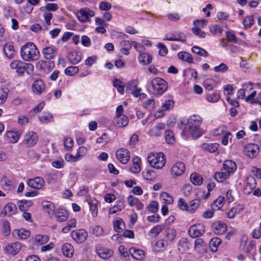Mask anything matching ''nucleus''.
Listing matches in <instances>:
<instances>
[{"mask_svg":"<svg viewBox=\"0 0 261 261\" xmlns=\"http://www.w3.org/2000/svg\"><path fill=\"white\" fill-rule=\"evenodd\" d=\"M129 253L134 258L137 260H140L143 258L144 256V253L143 250L134 247L129 249Z\"/></svg>","mask_w":261,"mask_h":261,"instance_id":"5701e85b","label":"nucleus"},{"mask_svg":"<svg viewBox=\"0 0 261 261\" xmlns=\"http://www.w3.org/2000/svg\"><path fill=\"white\" fill-rule=\"evenodd\" d=\"M166 232V237L169 240L171 241L175 239L176 234L175 230L173 229H168Z\"/></svg>","mask_w":261,"mask_h":261,"instance_id":"052dcab7","label":"nucleus"},{"mask_svg":"<svg viewBox=\"0 0 261 261\" xmlns=\"http://www.w3.org/2000/svg\"><path fill=\"white\" fill-rule=\"evenodd\" d=\"M200 201L199 199H194L190 202L189 205V211L192 212L196 209L200 205Z\"/></svg>","mask_w":261,"mask_h":261,"instance_id":"8fccbe9b","label":"nucleus"},{"mask_svg":"<svg viewBox=\"0 0 261 261\" xmlns=\"http://www.w3.org/2000/svg\"><path fill=\"white\" fill-rule=\"evenodd\" d=\"M95 12L88 8H85L80 10L77 12V17L82 22L87 21L89 18L94 16Z\"/></svg>","mask_w":261,"mask_h":261,"instance_id":"9b49d317","label":"nucleus"},{"mask_svg":"<svg viewBox=\"0 0 261 261\" xmlns=\"http://www.w3.org/2000/svg\"><path fill=\"white\" fill-rule=\"evenodd\" d=\"M20 249V244L18 242L8 244L5 248V252L7 254L12 255H16Z\"/></svg>","mask_w":261,"mask_h":261,"instance_id":"2eb2a0df","label":"nucleus"},{"mask_svg":"<svg viewBox=\"0 0 261 261\" xmlns=\"http://www.w3.org/2000/svg\"><path fill=\"white\" fill-rule=\"evenodd\" d=\"M139 62L143 65H148L152 61V57L149 54L144 53L141 54L138 57Z\"/></svg>","mask_w":261,"mask_h":261,"instance_id":"a878e982","label":"nucleus"},{"mask_svg":"<svg viewBox=\"0 0 261 261\" xmlns=\"http://www.w3.org/2000/svg\"><path fill=\"white\" fill-rule=\"evenodd\" d=\"M27 185L35 189H41L44 184V180L41 177H36L34 179H28L27 180Z\"/></svg>","mask_w":261,"mask_h":261,"instance_id":"4468645a","label":"nucleus"},{"mask_svg":"<svg viewBox=\"0 0 261 261\" xmlns=\"http://www.w3.org/2000/svg\"><path fill=\"white\" fill-rule=\"evenodd\" d=\"M113 226L115 231L118 232H120L123 230L124 226V223L122 219H116L114 221Z\"/></svg>","mask_w":261,"mask_h":261,"instance_id":"ea45409f","label":"nucleus"},{"mask_svg":"<svg viewBox=\"0 0 261 261\" xmlns=\"http://www.w3.org/2000/svg\"><path fill=\"white\" fill-rule=\"evenodd\" d=\"M190 179L193 184L197 186L201 185L203 180V177L196 173L191 174L190 176Z\"/></svg>","mask_w":261,"mask_h":261,"instance_id":"72a5a7b5","label":"nucleus"},{"mask_svg":"<svg viewBox=\"0 0 261 261\" xmlns=\"http://www.w3.org/2000/svg\"><path fill=\"white\" fill-rule=\"evenodd\" d=\"M64 146L67 150H70L73 146V139L70 137H66L64 138Z\"/></svg>","mask_w":261,"mask_h":261,"instance_id":"13d9d810","label":"nucleus"},{"mask_svg":"<svg viewBox=\"0 0 261 261\" xmlns=\"http://www.w3.org/2000/svg\"><path fill=\"white\" fill-rule=\"evenodd\" d=\"M220 97V95L216 92L207 95L206 99L209 102H215L217 101Z\"/></svg>","mask_w":261,"mask_h":261,"instance_id":"6e6d98bb","label":"nucleus"},{"mask_svg":"<svg viewBox=\"0 0 261 261\" xmlns=\"http://www.w3.org/2000/svg\"><path fill=\"white\" fill-rule=\"evenodd\" d=\"M10 66L11 69L16 70V72L20 74H23L28 69H30L31 70L34 69L32 64L24 63L18 60L12 62Z\"/></svg>","mask_w":261,"mask_h":261,"instance_id":"39448f33","label":"nucleus"},{"mask_svg":"<svg viewBox=\"0 0 261 261\" xmlns=\"http://www.w3.org/2000/svg\"><path fill=\"white\" fill-rule=\"evenodd\" d=\"M205 231V227L203 224H196L191 226L189 229V235L192 238H198L202 236Z\"/></svg>","mask_w":261,"mask_h":261,"instance_id":"6e6552de","label":"nucleus"},{"mask_svg":"<svg viewBox=\"0 0 261 261\" xmlns=\"http://www.w3.org/2000/svg\"><path fill=\"white\" fill-rule=\"evenodd\" d=\"M76 224V220L75 219H72L69 220L67 223L66 226L62 229V231L64 233H67L71 228L75 227Z\"/></svg>","mask_w":261,"mask_h":261,"instance_id":"79ce46f5","label":"nucleus"},{"mask_svg":"<svg viewBox=\"0 0 261 261\" xmlns=\"http://www.w3.org/2000/svg\"><path fill=\"white\" fill-rule=\"evenodd\" d=\"M20 134L18 132H14L8 131L7 132L6 136L9 138L13 143H16L18 140Z\"/></svg>","mask_w":261,"mask_h":261,"instance_id":"a19ab883","label":"nucleus"},{"mask_svg":"<svg viewBox=\"0 0 261 261\" xmlns=\"http://www.w3.org/2000/svg\"><path fill=\"white\" fill-rule=\"evenodd\" d=\"M218 144L217 143H204L202 145L203 149L211 153L215 152L218 148Z\"/></svg>","mask_w":261,"mask_h":261,"instance_id":"4c0bfd02","label":"nucleus"},{"mask_svg":"<svg viewBox=\"0 0 261 261\" xmlns=\"http://www.w3.org/2000/svg\"><path fill=\"white\" fill-rule=\"evenodd\" d=\"M128 123V119L125 115L116 116L113 120V124L118 127H123L126 126Z\"/></svg>","mask_w":261,"mask_h":261,"instance_id":"a211bd4d","label":"nucleus"},{"mask_svg":"<svg viewBox=\"0 0 261 261\" xmlns=\"http://www.w3.org/2000/svg\"><path fill=\"white\" fill-rule=\"evenodd\" d=\"M213 227L216 230L215 232L218 234H223L227 230L226 225L220 222L214 223Z\"/></svg>","mask_w":261,"mask_h":261,"instance_id":"393cba45","label":"nucleus"},{"mask_svg":"<svg viewBox=\"0 0 261 261\" xmlns=\"http://www.w3.org/2000/svg\"><path fill=\"white\" fill-rule=\"evenodd\" d=\"M30 231L21 229L19 230H15L13 232V235L17 234L21 239H25L30 236Z\"/></svg>","mask_w":261,"mask_h":261,"instance_id":"473e14b6","label":"nucleus"},{"mask_svg":"<svg viewBox=\"0 0 261 261\" xmlns=\"http://www.w3.org/2000/svg\"><path fill=\"white\" fill-rule=\"evenodd\" d=\"M224 198L220 196L216 199L212 204V208L213 210H218L220 209L224 204Z\"/></svg>","mask_w":261,"mask_h":261,"instance_id":"c756f323","label":"nucleus"},{"mask_svg":"<svg viewBox=\"0 0 261 261\" xmlns=\"http://www.w3.org/2000/svg\"><path fill=\"white\" fill-rule=\"evenodd\" d=\"M256 187V182L254 178L251 177L247 178L244 185L243 191L246 195L250 194Z\"/></svg>","mask_w":261,"mask_h":261,"instance_id":"dca6fc26","label":"nucleus"},{"mask_svg":"<svg viewBox=\"0 0 261 261\" xmlns=\"http://www.w3.org/2000/svg\"><path fill=\"white\" fill-rule=\"evenodd\" d=\"M201 123L202 118L199 116L192 115L188 120L187 126L185 127V131L188 132L194 139L199 138L202 135V132L199 128Z\"/></svg>","mask_w":261,"mask_h":261,"instance_id":"f257e3e1","label":"nucleus"},{"mask_svg":"<svg viewBox=\"0 0 261 261\" xmlns=\"http://www.w3.org/2000/svg\"><path fill=\"white\" fill-rule=\"evenodd\" d=\"M259 146L255 144H248L244 149L245 154L250 158H254L257 156L259 152Z\"/></svg>","mask_w":261,"mask_h":261,"instance_id":"9d476101","label":"nucleus"},{"mask_svg":"<svg viewBox=\"0 0 261 261\" xmlns=\"http://www.w3.org/2000/svg\"><path fill=\"white\" fill-rule=\"evenodd\" d=\"M11 232L10 226L9 222L5 220L3 223L2 233L5 236H8Z\"/></svg>","mask_w":261,"mask_h":261,"instance_id":"de8ad7c7","label":"nucleus"},{"mask_svg":"<svg viewBox=\"0 0 261 261\" xmlns=\"http://www.w3.org/2000/svg\"><path fill=\"white\" fill-rule=\"evenodd\" d=\"M42 205L43 210L45 211L49 215L53 214L54 212L55 206L51 202L44 201L42 202Z\"/></svg>","mask_w":261,"mask_h":261,"instance_id":"7c9ffc66","label":"nucleus"},{"mask_svg":"<svg viewBox=\"0 0 261 261\" xmlns=\"http://www.w3.org/2000/svg\"><path fill=\"white\" fill-rule=\"evenodd\" d=\"M157 46L159 48V55L163 57L165 56L168 53V49L166 46L162 43H159Z\"/></svg>","mask_w":261,"mask_h":261,"instance_id":"bf43d9fd","label":"nucleus"},{"mask_svg":"<svg viewBox=\"0 0 261 261\" xmlns=\"http://www.w3.org/2000/svg\"><path fill=\"white\" fill-rule=\"evenodd\" d=\"M41 53L45 59L50 60L56 56L58 49L56 47L53 45L46 46L42 48Z\"/></svg>","mask_w":261,"mask_h":261,"instance_id":"f8f14e48","label":"nucleus"},{"mask_svg":"<svg viewBox=\"0 0 261 261\" xmlns=\"http://www.w3.org/2000/svg\"><path fill=\"white\" fill-rule=\"evenodd\" d=\"M37 65L40 70L46 72L49 71L54 67V63L50 60L48 61L40 60L38 62Z\"/></svg>","mask_w":261,"mask_h":261,"instance_id":"aec40b11","label":"nucleus"},{"mask_svg":"<svg viewBox=\"0 0 261 261\" xmlns=\"http://www.w3.org/2000/svg\"><path fill=\"white\" fill-rule=\"evenodd\" d=\"M108 142L109 137L108 135L106 133L103 134L101 137L98 138L96 140V143L99 144H105Z\"/></svg>","mask_w":261,"mask_h":261,"instance_id":"69168bd1","label":"nucleus"},{"mask_svg":"<svg viewBox=\"0 0 261 261\" xmlns=\"http://www.w3.org/2000/svg\"><path fill=\"white\" fill-rule=\"evenodd\" d=\"M192 51L197 55L203 57H207V53L205 50L197 46H194L192 48Z\"/></svg>","mask_w":261,"mask_h":261,"instance_id":"49530a36","label":"nucleus"},{"mask_svg":"<svg viewBox=\"0 0 261 261\" xmlns=\"http://www.w3.org/2000/svg\"><path fill=\"white\" fill-rule=\"evenodd\" d=\"M178 57L179 59L184 61L187 62L189 63L193 62V58L192 55L186 51H180L178 54Z\"/></svg>","mask_w":261,"mask_h":261,"instance_id":"2f4dec72","label":"nucleus"},{"mask_svg":"<svg viewBox=\"0 0 261 261\" xmlns=\"http://www.w3.org/2000/svg\"><path fill=\"white\" fill-rule=\"evenodd\" d=\"M147 160L150 166L156 169L162 168L166 163L165 155L162 152L150 153Z\"/></svg>","mask_w":261,"mask_h":261,"instance_id":"7ed1b4c3","label":"nucleus"},{"mask_svg":"<svg viewBox=\"0 0 261 261\" xmlns=\"http://www.w3.org/2000/svg\"><path fill=\"white\" fill-rule=\"evenodd\" d=\"M79 71L77 66H70L65 69V73L68 75H73Z\"/></svg>","mask_w":261,"mask_h":261,"instance_id":"5fc2aeb1","label":"nucleus"},{"mask_svg":"<svg viewBox=\"0 0 261 261\" xmlns=\"http://www.w3.org/2000/svg\"><path fill=\"white\" fill-rule=\"evenodd\" d=\"M164 229L162 225H157L153 227L150 231V233L153 235L154 237H157Z\"/></svg>","mask_w":261,"mask_h":261,"instance_id":"603ef678","label":"nucleus"},{"mask_svg":"<svg viewBox=\"0 0 261 261\" xmlns=\"http://www.w3.org/2000/svg\"><path fill=\"white\" fill-rule=\"evenodd\" d=\"M48 237L46 235L38 234L35 238V242L39 245L45 244L48 242Z\"/></svg>","mask_w":261,"mask_h":261,"instance_id":"37998d69","label":"nucleus"},{"mask_svg":"<svg viewBox=\"0 0 261 261\" xmlns=\"http://www.w3.org/2000/svg\"><path fill=\"white\" fill-rule=\"evenodd\" d=\"M223 170L230 175L234 173L237 169V165L231 160H226L223 166Z\"/></svg>","mask_w":261,"mask_h":261,"instance_id":"6ab92c4d","label":"nucleus"},{"mask_svg":"<svg viewBox=\"0 0 261 261\" xmlns=\"http://www.w3.org/2000/svg\"><path fill=\"white\" fill-rule=\"evenodd\" d=\"M20 55L25 61H36L40 57V53L34 43L28 42L20 49Z\"/></svg>","mask_w":261,"mask_h":261,"instance_id":"f03ea898","label":"nucleus"},{"mask_svg":"<svg viewBox=\"0 0 261 261\" xmlns=\"http://www.w3.org/2000/svg\"><path fill=\"white\" fill-rule=\"evenodd\" d=\"M165 128V124L162 123H158L152 129L151 132L153 135L159 136L161 135L160 131L164 129Z\"/></svg>","mask_w":261,"mask_h":261,"instance_id":"c03bdc74","label":"nucleus"},{"mask_svg":"<svg viewBox=\"0 0 261 261\" xmlns=\"http://www.w3.org/2000/svg\"><path fill=\"white\" fill-rule=\"evenodd\" d=\"M17 211V207L16 205L12 203H8L5 207V211L1 213L2 216H5L8 215L9 216L15 214Z\"/></svg>","mask_w":261,"mask_h":261,"instance_id":"4be33fe9","label":"nucleus"},{"mask_svg":"<svg viewBox=\"0 0 261 261\" xmlns=\"http://www.w3.org/2000/svg\"><path fill=\"white\" fill-rule=\"evenodd\" d=\"M56 217L59 222H64L67 219L68 215L65 210L59 209L56 212Z\"/></svg>","mask_w":261,"mask_h":261,"instance_id":"bb28decb","label":"nucleus"},{"mask_svg":"<svg viewBox=\"0 0 261 261\" xmlns=\"http://www.w3.org/2000/svg\"><path fill=\"white\" fill-rule=\"evenodd\" d=\"M210 32L214 34H216L217 33H221L222 32V28L220 25L215 24L213 25L210 27Z\"/></svg>","mask_w":261,"mask_h":261,"instance_id":"e2e57ef3","label":"nucleus"},{"mask_svg":"<svg viewBox=\"0 0 261 261\" xmlns=\"http://www.w3.org/2000/svg\"><path fill=\"white\" fill-rule=\"evenodd\" d=\"M116 156L120 163L126 164L129 160L130 153L127 149L121 148L116 150Z\"/></svg>","mask_w":261,"mask_h":261,"instance_id":"1a4fd4ad","label":"nucleus"},{"mask_svg":"<svg viewBox=\"0 0 261 261\" xmlns=\"http://www.w3.org/2000/svg\"><path fill=\"white\" fill-rule=\"evenodd\" d=\"M99 7L101 11H108L111 9L112 5L108 2H101Z\"/></svg>","mask_w":261,"mask_h":261,"instance_id":"774afa93","label":"nucleus"},{"mask_svg":"<svg viewBox=\"0 0 261 261\" xmlns=\"http://www.w3.org/2000/svg\"><path fill=\"white\" fill-rule=\"evenodd\" d=\"M121 45L122 46V49L125 51L124 54L128 55V50L132 46V42L129 41H123L121 42Z\"/></svg>","mask_w":261,"mask_h":261,"instance_id":"4d7b16f0","label":"nucleus"},{"mask_svg":"<svg viewBox=\"0 0 261 261\" xmlns=\"http://www.w3.org/2000/svg\"><path fill=\"white\" fill-rule=\"evenodd\" d=\"M62 250L63 254L66 256L70 257L72 255L73 247L69 243L64 244L62 247Z\"/></svg>","mask_w":261,"mask_h":261,"instance_id":"c85d7f7f","label":"nucleus"},{"mask_svg":"<svg viewBox=\"0 0 261 261\" xmlns=\"http://www.w3.org/2000/svg\"><path fill=\"white\" fill-rule=\"evenodd\" d=\"M254 23L253 16H248L246 17L243 20V24L245 27L250 28Z\"/></svg>","mask_w":261,"mask_h":261,"instance_id":"680f3d73","label":"nucleus"},{"mask_svg":"<svg viewBox=\"0 0 261 261\" xmlns=\"http://www.w3.org/2000/svg\"><path fill=\"white\" fill-rule=\"evenodd\" d=\"M222 243L221 240L218 238H214L211 239L210 243V250L212 252H216L217 248Z\"/></svg>","mask_w":261,"mask_h":261,"instance_id":"f704fd0d","label":"nucleus"},{"mask_svg":"<svg viewBox=\"0 0 261 261\" xmlns=\"http://www.w3.org/2000/svg\"><path fill=\"white\" fill-rule=\"evenodd\" d=\"M185 170V166L182 162H177L171 168V174L175 176L182 175Z\"/></svg>","mask_w":261,"mask_h":261,"instance_id":"f3484780","label":"nucleus"},{"mask_svg":"<svg viewBox=\"0 0 261 261\" xmlns=\"http://www.w3.org/2000/svg\"><path fill=\"white\" fill-rule=\"evenodd\" d=\"M178 206L181 210H189V205L187 204L185 200L182 198L179 199L178 201Z\"/></svg>","mask_w":261,"mask_h":261,"instance_id":"0e129e2a","label":"nucleus"},{"mask_svg":"<svg viewBox=\"0 0 261 261\" xmlns=\"http://www.w3.org/2000/svg\"><path fill=\"white\" fill-rule=\"evenodd\" d=\"M38 140V137L37 134L34 132H30L25 134L23 143L27 147H31L36 145Z\"/></svg>","mask_w":261,"mask_h":261,"instance_id":"0eeeda50","label":"nucleus"},{"mask_svg":"<svg viewBox=\"0 0 261 261\" xmlns=\"http://www.w3.org/2000/svg\"><path fill=\"white\" fill-rule=\"evenodd\" d=\"M89 205L93 217H96L97 215V201H90L89 202Z\"/></svg>","mask_w":261,"mask_h":261,"instance_id":"09e8293b","label":"nucleus"},{"mask_svg":"<svg viewBox=\"0 0 261 261\" xmlns=\"http://www.w3.org/2000/svg\"><path fill=\"white\" fill-rule=\"evenodd\" d=\"M87 237L88 233L84 229H76L71 232V237L77 243H83Z\"/></svg>","mask_w":261,"mask_h":261,"instance_id":"423d86ee","label":"nucleus"},{"mask_svg":"<svg viewBox=\"0 0 261 261\" xmlns=\"http://www.w3.org/2000/svg\"><path fill=\"white\" fill-rule=\"evenodd\" d=\"M5 55L9 58H11L14 54V49L12 45L6 44L3 48Z\"/></svg>","mask_w":261,"mask_h":261,"instance_id":"e433bc0d","label":"nucleus"},{"mask_svg":"<svg viewBox=\"0 0 261 261\" xmlns=\"http://www.w3.org/2000/svg\"><path fill=\"white\" fill-rule=\"evenodd\" d=\"M165 139L167 143L173 144L174 142V134L170 130H166L165 132Z\"/></svg>","mask_w":261,"mask_h":261,"instance_id":"3c124183","label":"nucleus"},{"mask_svg":"<svg viewBox=\"0 0 261 261\" xmlns=\"http://www.w3.org/2000/svg\"><path fill=\"white\" fill-rule=\"evenodd\" d=\"M68 58L72 64H76L81 60V56L77 51H72L68 56Z\"/></svg>","mask_w":261,"mask_h":261,"instance_id":"cd10ccee","label":"nucleus"},{"mask_svg":"<svg viewBox=\"0 0 261 261\" xmlns=\"http://www.w3.org/2000/svg\"><path fill=\"white\" fill-rule=\"evenodd\" d=\"M229 176V174L226 172L216 173L214 175V178L219 182H222Z\"/></svg>","mask_w":261,"mask_h":261,"instance_id":"a18cd8bd","label":"nucleus"},{"mask_svg":"<svg viewBox=\"0 0 261 261\" xmlns=\"http://www.w3.org/2000/svg\"><path fill=\"white\" fill-rule=\"evenodd\" d=\"M143 176L146 180H153L156 175L153 170H148L143 172Z\"/></svg>","mask_w":261,"mask_h":261,"instance_id":"58836bf2","label":"nucleus"},{"mask_svg":"<svg viewBox=\"0 0 261 261\" xmlns=\"http://www.w3.org/2000/svg\"><path fill=\"white\" fill-rule=\"evenodd\" d=\"M178 249L181 253H184L189 250V243L186 239H182L179 241Z\"/></svg>","mask_w":261,"mask_h":261,"instance_id":"c9c22d12","label":"nucleus"},{"mask_svg":"<svg viewBox=\"0 0 261 261\" xmlns=\"http://www.w3.org/2000/svg\"><path fill=\"white\" fill-rule=\"evenodd\" d=\"M133 165L130 167V171L134 173H138L141 170L140 164L141 159L138 156H135L133 160Z\"/></svg>","mask_w":261,"mask_h":261,"instance_id":"b1692460","label":"nucleus"},{"mask_svg":"<svg viewBox=\"0 0 261 261\" xmlns=\"http://www.w3.org/2000/svg\"><path fill=\"white\" fill-rule=\"evenodd\" d=\"M45 89V85L41 80H36L32 85L34 92L40 94Z\"/></svg>","mask_w":261,"mask_h":261,"instance_id":"412c9836","label":"nucleus"},{"mask_svg":"<svg viewBox=\"0 0 261 261\" xmlns=\"http://www.w3.org/2000/svg\"><path fill=\"white\" fill-rule=\"evenodd\" d=\"M154 92L157 94L163 93L168 87L167 83L160 77H155L151 81Z\"/></svg>","mask_w":261,"mask_h":261,"instance_id":"20e7f679","label":"nucleus"},{"mask_svg":"<svg viewBox=\"0 0 261 261\" xmlns=\"http://www.w3.org/2000/svg\"><path fill=\"white\" fill-rule=\"evenodd\" d=\"M114 87L117 88V90L121 94H122L124 91V85H123L122 82L120 80L116 79L113 82Z\"/></svg>","mask_w":261,"mask_h":261,"instance_id":"864d4df0","label":"nucleus"},{"mask_svg":"<svg viewBox=\"0 0 261 261\" xmlns=\"http://www.w3.org/2000/svg\"><path fill=\"white\" fill-rule=\"evenodd\" d=\"M96 252L100 258L105 259L109 258L113 254L112 250L100 245L96 246Z\"/></svg>","mask_w":261,"mask_h":261,"instance_id":"ddd939ff","label":"nucleus"},{"mask_svg":"<svg viewBox=\"0 0 261 261\" xmlns=\"http://www.w3.org/2000/svg\"><path fill=\"white\" fill-rule=\"evenodd\" d=\"M215 72H225L228 70L227 66L224 63H221L219 66L214 67Z\"/></svg>","mask_w":261,"mask_h":261,"instance_id":"338daca9","label":"nucleus"}]
</instances>
